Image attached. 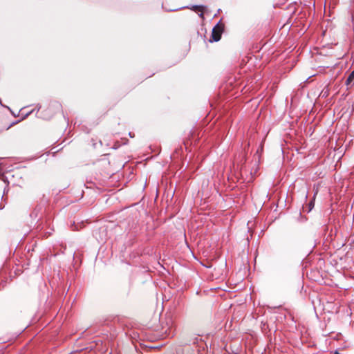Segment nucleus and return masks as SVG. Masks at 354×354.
<instances>
[{"label":"nucleus","instance_id":"obj_1","mask_svg":"<svg viewBox=\"0 0 354 354\" xmlns=\"http://www.w3.org/2000/svg\"><path fill=\"white\" fill-rule=\"evenodd\" d=\"M223 27L219 23L217 24L212 29V37L210 41H218L221 39V33L223 32Z\"/></svg>","mask_w":354,"mask_h":354},{"label":"nucleus","instance_id":"obj_3","mask_svg":"<svg viewBox=\"0 0 354 354\" xmlns=\"http://www.w3.org/2000/svg\"><path fill=\"white\" fill-rule=\"evenodd\" d=\"M205 7L204 6H194L193 10H198L201 11V14H199V16L201 17H203V11L205 10Z\"/></svg>","mask_w":354,"mask_h":354},{"label":"nucleus","instance_id":"obj_6","mask_svg":"<svg viewBox=\"0 0 354 354\" xmlns=\"http://www.w3.org/2000/svg\"><path fill=\"white\" fill-rule=\"evenodd\" d=\"M335 354H340V353H339L337 351H336V352L335 353Z\"/></svg>","mask_w":354,"mask_h":354},{"label":"nucleus","instance_id":"obj_2","mask_svg":"<svg viewBox=\"0 0 354 354\" xmlns=\"http://www.w3.org/2000/svg\"><path fill=\"white\" fill-rule=\"evenodd\" d=\"M354 84V71H352L346 80V85L351 87Z\"/></svg>","mask_w":354,"mask_h":354},{"label":"nucleus","instance_id":"obj_5","mask_svg":"<svg viewBox=\"0 0 354 354\" xmlns=\"http://www.w3.org/2000/svg\"><path fill=\"white\" fill-rule=\"evenodd\" d=\"M32 112V111H31L29 113H26L24 118L28 117Z\"/></svg>","mask_w":354,"mask_h":354},{"label":"nucleus","instance_id":"obj_4","mask_svg":"<svg viewBox=\"0 0 354 354\" xmlns=\"http://www.w3.org/2000/svg\"><path fill=\"white\" fill-rule=\"evenodd\" d=\"M309 206H310V210L312 209V207L314 206V202L310 201L309 203Z\"/></svg>","mask_w":354,"mask_h":354}]
</instances>
